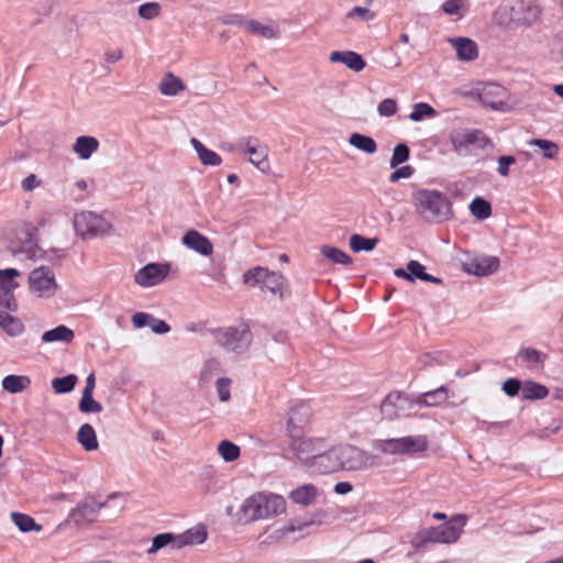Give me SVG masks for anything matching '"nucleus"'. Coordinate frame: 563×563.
Returning a JSON list of instances; mask_svg holds the SVG:
<instances>
[{
    "label": "nucleus",
    "mask_w": 563,
    "mask_h": 563,
    "mask_svg": "<svg viewBox=\"0 0 563 563\" xmlns=\"http://www.w3.org/2000/svg\"><path fill=\"white\" fill-rule=\"evenodd\" d=\"M151 320H154L153 316L146 312H136L132 316V323L137 329L147 325Z\"/></svg>",
    "instance_id": "680f3d73"
},
{
    "label": "nucleus",
    "mask_w": 563,
    "mask_h": 563,
    "mask_svg": "<svg viewBox=\"0 0 563 563\" xmlns=\"http://www.w3.org/2000/svg\"><path fill=\"white\" fill-rule=\"evenodd\" d=\"M289 449L294 457L312 472L322 474L321 459L325 456L327 441L321 437L302 433L289 437Z\"/></svg>",
    "instance_id": "20e7f679"
},
{
    "label": "nucleus",
    "mask_w": 563,
    "mask_h": 563,
    "mask_svg": "<svg viewBox=\"0 0 563 563\" xmlns=\"http://www.w3.org/2000/svg\"><path fill=\"white\" fill-rule=\"evenodd\" d=\"M31 385V378L26 375H7L2 378V388L10 394H20Z\"/></svg>",
    "instance_id": "c756f323"
},
{
    "label": "nucleus",
    "mask_w": 563,
    "mask_h": 563,
    "mask_svg": "<svg viewBox=\"0 0 563 563\" xmlns=\"http://www.w3.org/2000/svg\"><path fill=\"white\" fill-rule=\"evenodd\" d=\"M21 254H25L26 257L31 261H36L38 258H42L43 256V251L37 247L36 245H29V246H23L22 250L20 251Z\"/></svg>",
    "instance_id": "e2e57ef3"
},
{
    "label": "nucleus",
    "mask_w": 563,
    "mask_h": 563,
    "mask_svg": "<svg viewBox=\"0 0 563 563\" xmlns=\"http://www.w3.org/2000/svg\"><path fill=\"white\" fill-rule=\"evenodd\" d=\"M448 389L441 386L434 390L423 393L417 398L418 407L438 406L448 399Z\"/></svg>",
    "instance_id": "72a5a7b5"
},
{
    "label": "nucleus",
    "mask_w": 563,
    "mask_h": 563,
    "mask_svg": "<svg viewBox=\"0 0 563 563\" xmlns=\"http://www.w3.org/2000/svg\"><path fill=\"white\" fill-rule=\"evenodd\" d=\"M21 275L16 268L0 269V307L5 308L8 311H18V301L14 297V291L19 287L15 278Z\"/></svg>",
    "instance_id": "ddd939ff"
},
{
    "label": "nucleus",
    "mask_w": 563,
    "mask_h": 563,
    "mask_svg": "<svg viewBox=\"0 0 563 563\" xmlns=\"http://www.w3.org/2000/svg\"><path fill=\"white\" fill-rule=\"evenodd\" d=\"M244 29L252 35L264 40H277L280 37V29L275 21L262 23L258 20L249 19L247 22H244Z\"/></svg>",
    "instance_id": "6ab92c4d"
},
{
    "label": "nucleus",
    "mask_w": 563,
    "mask_h": 563,
    "mask_svg": "<svg viewBox=\"0 0 563 563\" xmlns=\"http://www.w3.org/2000/svg\"><path fill=\"white\" fill-rule=\"evenodd\" d=\"M514 18L520 23L531 25L540 16V9L530 2H520L512 9Z\"/></svg>",
    "instance_id": "393cba45"
},
{
    "label": "nucleus",
    "mask_w": 563,
    "mask_h": 563,
    "mask_svg": "<svg viewBox=\"0 0 563 563\" xmlns=\"http://www.w3.org/2000/svg\"><path fill=\"white\" fill-rule=\"evenodd\" d=\"M416 212L428 222L440 223L452 216V205L448 197L432 189H416L412 192Z\"/></svg>",
    "instance_id": "7ed1b4c3"
},
{
    "label": "nucleus",
    "mask_w": 563,
    "mask_h": 563,
    "mask_svg": "<svg viewBox=\"0 0 563 563\" xmlns=\"http://www.w3.org/2000/svg\"><path fill=\"white\" fill-rule=\"evenodd\" d=\"M317 497V489L312 484H305L290 492L289 498L298 505L308 506Z\"/></svg>",
    "instance_id": "473e14b6"
},
{
    "label": "nucleus",
    "mask_w": 563,
    "mask_h": 563,
    "mask_svg": "<svg viewBox=\"0 0 563 563\" xmlns=\"http://www.w3.org/2000/svg\"><path fill=\"white\" fill-rule=\"evenodd\" d=\"M0 328L9 336H20L25 331L24 323L18 317L0 310Z\"/></svg>",
    "instance_id": "c85d7f7f"
},
{
    "label": "nucleus",
    "mask_w": 563,
    "mask_h": 563,
    "mask_svg": "<svg viewBox=\"0 0 563 563\" xmlns=\"http://www.w3.org/2000/svg\"><path fill=\"white\" fill-rule=\"evenodd\" d=\"M418 407L417 398L411 399L400 391L389 393L380 405V410L387 419L409 416Z\"/></svg>",
    "instance_id": "f8f14e48"
},
{
    "label": "nucleus",
    "mask_w": 563,
    "mask_h": 563,
    "mask_svg": "<svg viewBox=\"0 0 563 563\" xmlns=\"http://www.w3.org/2000/svg\"><path fill=\"white\" fill-rule=\"evenodd\" d=\"M77 441L86 451H95L99 448L96 431L89 423L80 426L77 432Z\"/></svg>",
    "instance_id": "2f4dec72"
},
{
    "label": "nucleus",
    "mask_w": 563,
    "mask_h": 563,
    "mask_svg": "<svg viewBox=\"0 0 563 563\" xmlns=\"http://www.w3.org/2000/svg\"><path fill=\"white\" fill-rule=\"evenodd\" d=\"M176 539L177 536L173 533H161L153 538L152 547L148 549V553H154L157 550L166 547L167 544H173V548L176 549Z\"/></svg>",
    "instance_id": "603ef678"
},
{
    "label": "nucleus",
    "mask_w": 563,
    "mask_h": 563,
    "mask_svg": "<svg viewBox=\"0 0 563 563\" xmlns=\"http://www.w3.org/2000/svg\"><path fill=\"white\" fill-rule=\"evenodd\" d=\"M528 144L539 147L543 153V157L548 159L554 158L559 152L558 144L550 140L532 139L528 142Z\"/></svg>",
    "instance_id": "49530a36"
},
{
    "label": "nucleus",
    "mask_w": 563,
    "mask_h": 563,
    "mask_svg": "<svg viewBox=\"0 0 563 563\" xmlns=\"http://www.w3.org/2000/svg\"><path fill=\"white\" fill-rule=\"evenodd\" d=\"M77 380L78 378L75 374L56 377L52 380V387L56 394H66L75 388Z\"/></svg>",
    "instance_id": "c03bdc74"
},
{
    "label": "nucleus",
    "mask_w": 563,
    "mask_h": 563,
    "mask_svg": "<svg viewBox=\"0 0 563 563\" xmlns=\"http://www.w3.org/2000/svg\"><path fill=\"white\" fill-rule=\"evenodd\" d=\"M398 106L395 99L387 98L379 102L377 111L380 117H391L397 112Z\"/></svg>",
    "instance_id": "5fc2aeb1"
},
{
    "label": "nucleus",
    "mask_w": 563,
    "mask_h": 563,
    "mask_svg": "<svg viewBox=\"0 0 563 563\" xmlns=\"http://www.w3.org/2000/svg\"><path fill=\"white\" fill-rule=\"evenodd\" d=\"M470 211L478 220H485L492 214V207L487 200L477 197L470 203Z\"/></svg>",
    "instance_id": "37998d69"
},
{
    "label": "nucleus",
    "mask_w": 563,
    "mask_h": 563,
    "mask_svg": "<svg viewBox=\"0 0 563 563\" xmlns=\"http://www.w3.org/2000/svg\"><path fill=\"white\" fill-rule=\"evenodd\" d=\"M378 243V239L377 238H373V239H369V238H365L363 235H360V234H353L351 238H350V247L353 252H361V251H372L376 244Z\"/></svg>",
    "instance_id": "a19ab883"
},
{
    "label": "nucleus",
    "mask_w": 563,
    "mask_h": 563,
    "mask_svg": "<svg viewBox=\"0 0 563 563\" xmlns=\"http://www.w3.org/2000/svg\"><path fill=\"white\" fill-rule=\"evenodd\" d=\"M207 530L205 527H195L186 530L181 534L177 536L176 549H180L186 545L201 544L207 540Z\"/></svg>",
    "instance_id": "a878e982"
},
{
    "label": "nucleus",
    "mask_w": 563,
    "mask_h": 563,
    "mask_svg": "<svg viewBox=\"0 0 563 563\" xmlns=\"http://www.w3.org/2000/svg\"><path fill=\"white\" fill-rule=\"evenodd\" d=\"M218 452L225 462H233L240 456V448L228 440H222L218 444Z\"/></svg>",
    "instance_id": "de8ad7c7"
},
{
    "label": "nucleus",
    "mask_w": 563,
    "mask_h": 563,
    "mask_svg": "<svg viewBox=\"0 0 563 563\" xmlns=\"http://www.w3.org/2000/svg\"><path fill=\"white\" fill-rule=\"evenodd\" d=\"M320 252L332 263L345 266H349L353 263L352 257L347 253L338 247L323 245L320 247Z\"/></svg>",
    "instance_id": "58836bf2"
},
{
    "label": "nucleus",
    "mask_w": 563,
    "mask_h": 563,
    "mask_svg": "<svg viewBox=\"0 0 563 563\" xmlns=\"http://www.w3.org/2000/svg\"><path fill=\"white\" fill-rule=\"evenodd\" d=\"M521 384L516 378H508L503 384L504 393L509 397H515L520 390Z\"/></svg>",
    "instance_id": "bf43d9fd"
},
{
    "label": "nucleus",
    "mask_w": 563,
    "mask_h": 563,
    "mask_svg": "<svg viewBox=\"0 0 563 563\" xmlns=\"http://www.w3.org/2000/svg\"><path fill=\"white\" fill-rule=\"evenodd\" d=\"M190 144L196 151L200 163L205 166H220L222 158L214 151L207 148L201 141L196 137L190 139Z\"/></svg>",
    "instance_id": "bb28decb"
},
{
    "label": "nucleus",
    "mask_w": 563,
    "mask_h": 563,
    "mask_svg": "<svg viewBox=\"0 0 563 563\" xmlns=\"http://www.w3.org/2000/svg\"><path fill=\"white\" fill-rule=\"evenodd\" d=\"M245 151L249 154V162L262 173L267 174L271 170L268 162V147L260 144L256 140L249 139L245 143Z\"/></svg>",
    "instance_id": "f3484780"
},
{
    "label": "nucleus",
    "mask_w": 563,
    "mask_h": 563,
    "mask_svg": "<svg viewBox=\"0 0 563 563\" xmlns=\"http://www.w3.org/2000/svg\"><path fill=\"white\" fill-rule=\"evenodd\" d=\"M478 97L483 104L498 110L505 103L506 90L498 84H485L478 89Z\"/></svg>",
    "instance_id": "a211bd4d"
},
{
    "label": "nucleus",
    "mask_w": 563,
    "mask_h": 563,
    "mask_svg": "<svg viewBox=\"0 0 563 563\" xmlns=\"http://www.w3.org/2000/svg\"><path fill=\"white\" fill-rule=\"evenodd\" d=\"M139 15L144 20H153L162 12V5L158 2H146L139 7Z\"/></svg>",
    "instance_id": "864d4df0"
},
{
    "label": "nucleus",
    "mask_w": 563,
    "mask_h": 563,
    "mask_svg": "<svg viewBox=\"0 0 563 563\" xmlns=\"http://www.w3.org/2000/svg\"><path fill=\"white\" fill-rule=\"evenodd\" d=\"M249 19H244L239 14L227 15L222 19V23L224 24H235L244 27V22H247Z\"/></svg>",
    "instance_id": "338daca9"
},
{
    "label": "nucleus",
    "mask_w": 563,
    "mask_h": 563,
    "mask_svg": "<svg viewBox=\"0 0 563 563\" xmlns=\"http://www.w3.org/2000/svg\"><path fill=\"white\" fill-rule=\"evenodd\" d=\"M450 141L456 153L472 150H484L490 146L489 139L479 130L454 129L450 132Z\"/></svg>",
    "instance_id": "9b49d317"
},
{
    "label": "nucleus",
    "mask_w": 563,
    "mask_h": 563,
    "mask_svg": "<svg viewBox=\"0 0 563 563\" xmlns=\"http://www.w3.org/2000/svg\"><path fill=\"white\" fill-rule=\"evenodd\" d=\"M548 388L534 382H527L522 386V397L525 399H543L548 396Z\"/></svg>",
    "instance_id": "79ce46f5"
},
{
    "label": "nucleus",
    "mask_w": 563,
    "mask_h": 563,
    "mask_svg": "<svg viewBox=\"0 0 563 563\" xmlns=\"http://www.w3.org/2000/svg\"><path fill=\"white\" fill-rule=\"evenodd\" d=\"M78 409L82 413H98L102 411V406L93 399L92 395H81Z\"/></svg>",
    "instance_id": "3c124183"
},
{
    "label": "nucleus",
    "mask_w": 563,
    "mask_h": 563,
    "mask_svg": "<svg viewBox=\"0 0 563 563\" xmlns=\"http://www.w3.org/2000/svg\"><path fill=\"white\" fill-rule=\"evenodd\" d=\"M452 361L453 357L449 352L437 350L432 352L422 353L421 355H419L417 362L419 369H428L438 366H449Z\"/></svg>",
    "instance_id": "5701e85b"
},
{
    "label": "nucleus",
    "mask_w": 563,
    "mask_h": 563,
    "mask_svg": "<svg viewBox=\"0 0 563 563\" xmlns=\"http://www.w3.org/2000/svg\"><path fill=\"white\" fill-rule=\"evenodd\" d=\"M107 503H98L93 499L86 500L81 504H78L74 510V516H77L81 519H86L89 521H93L99 512V510L106 507Z\"/></svg>",
    "instance_id": "f704fd0d"
},
{
    "label": "nucleus",
    "mask_w": 563,
    "mask_h": 563,
    "mask_svg": "<svg viewBox=\"0 0 563 563\" xmlns=\"http://www.w3.org/2000/svg\"><path fill=\"white\" fill-rule=\"evenodd\" d=\"M29 292L37 299H51L59 290L54 271L49 266L41 265L29 273Z\"/></svg>",
    "instance_id": "423d86ee"
},
{
    "label": "nucleus",
    "mask_w": 563,
    "mask_h": 563,
    "mask_svg": "<svg viewBox=\"0 0 563 563\" xmlns=\"http://www.w3.org/2000/svg\"><path fill=\"white\" fill-rule=\"evenodd\" d=\"M311 417L310 408L305 404H298L290 408L287 420L288 437L301 433L309 423Z\"/></svg>",
    "instance_id": "dca6fc26"
},
{
    "label": "nucleus",
    "mask_w": 563,
    "mask_h": 563,
    "mask_svg": "<svg viewBox=\"0 0 563 563\" xmlns=\"http://www.w3.org/2000/svg\"><path fill=\"white\" fill-rule=\"evenodd\" d=\"M214 338L220 346L232 352L244 351L252 342V334L246 324L218 330Z\"/></svg>",
    "instance_id": "9d476101"
},
{
    "label": "nucleus",
    "mask_w": 563,
    "mask_h": 563,
    "mask_svg": "<svg viewBox=\"0 0 563 563\" xmlns=\"http://www.w3.org/2000/svg\"><path fill=\"white\" fill-rule=\"evenodd\" d=\"M99 142L93 136L82 135L78 136L74 143L73 151L81 159H89L91 155L98 150Z\"/></svg>",
    "instance_id": "cd10ccee"
},
{
    "label": "nucleus",
    "mask_w": 563,
    "mask_h": 563,
    "mask_svg": "<svg viewBox=\"0 0 563 563\" xmlns=\"http://www.w3.org/2000/svg\"><path fill=\"white\" fill-rule=\"evenodd\" d=\"M40 185L41 181L38 180L35 174H30L21 183V187L24 191H32L35 188L40 187Z\"/></svg>",
    "instance_id": "0e129e2a"
},
{
    "label": "nucleus",
    "mask_w": 563,
    "mask_h": 563,
    "mask_svg": "<svg viewBox=\"0 0 563 563\" xmlns=\"http://www.w3.org/2000/svg\"><path fill=\"white\" fill-rule=\"evenodd\" d=\"M75 338V333L71 329L66 325H58L52 330L45 331L42 334V342L52 343V342H65L70 343Z\"/></svg>",
    "instance_id": "7c9ffc66"
},
{
    "label": "nucleus",
    "mask_w": 563,
    "mask_h": 563,
    "mask_svg": "<svg viewBox=\"0 0 563 563\" xmlns=\"http://www.w3.org/2000/svg\"><path fill=\"white\" fill-rule=\"evenodd\" d=\"M442 10L446 15L462 19L468 10V2L467 0H445L442 3Z\"/></svg>",
    "instance_id": "ea45409f"
},
{
    "label": "nucleus",
    "mask_w": 563,
    "mask_h": 563,
    "mask_svg": "<svg viewBox=\"0 0 563 563\" xmlns=\"http://www.w3.org/2000/svg\"><path fill=\"white\" fill-rule=\"evenodd\" d=\"M435 115V110L426 102L413 104L409 119L413 122L421 121L423 118Z\"/></svg>",
    "instance_id": "09e8293b"
},
{
    "label": "nucleus",
    "mask_w": 563,
    "mask_h": 563,
    "mask_svg": "<svg viewBox=\"0 0 563 563\" xmlns=\"http://www.w3.org/2000/svg\"><path fill=\"white\" fill-rule=\"evenodd\" d=\"M158 90L163 96L175 97L186 90V85L179 77L168 71L162 77Z\"/></svg>",
    "instance_id": "b1692460"
},
{
    "label": "nucleus",
    "mask_w": 563,
    "mask_h": 563,
    "mask_svg": "<svg viewBox=\"0 0 563 563\" xmlns=\"http://www.w3.org/2000/svg\"><path fill=\"white\" fill-rule=\"evenodd\" d=\"M169 271L168 263H150L134 274V282L143 288L154 287L166 279Z\"/></svg>",
    "instance_id": "4468645a"
},
{
    "label": "nucleus",
    "mask_w": 563,
    "mask_h": 563,
    "mask_svg": "<svg viewBox=\"0 0 563 563\" xmlns=\"http://www.w3.org/2000/svg\"><path fill=\"white\" fill-rule=\"evenodd\" d=\"M424 269L426 267L418 261L411 260L407 263V271H409V274L411 275L410 282H413L417 278L435 285L442 284L440 278L426 273Z\"/></svg>",
    "instance_id": "e433bc0d"
},
{
    "label": "nucleus",
    "mask_w": 563,
    "mask_h": 563,
    "mask_svg": "<svg viewBox=\"0 0 563 563\" xmlns=\"http://www.w3.org/2000/svg\"><path fill=\"white\" fill-rule=\"evenodd\" d=\"M409 155H410V151L406 144H404V143L397 144L393 150V155L389 161L390 168H396L400 164L408 161Z\"/></svg>",
    "instance_id": "8fccbe9b"
},
{
    "label": "nucleus",
    "mask_w": 563,
    "mask_h": 563,
    "mask_svg": "<svg viewBox=\"0 0 563 563\" xmlns=\"http://www.w3.org/2000/svg\"><path fill=\"white\" fill-rule=\"evenodd\" d=\"M375 19V13L365 7L355 5L344 15L345 21L369 22Z\"/></svg>",
    "instance_id": "a18cd8bd"
},
{
    "label": "nucleus",
    "mask_w": 563,
    "mask_h": 563,
    "mask_svg": "<svg viewBox=\"0 0 563 563\" xmlns=\"http://www.w3.org/2000/svg\"><path fill=\"white\" fill-rule=\"evenodd\" d=\"M181 242L185 246L199 253L200 255L209 256L213 253V244L207 236L202 235L197 230L192 229L187 231L183 235Z\"/></svg>",
    "instance_id": "aec40b11"
},
{
    "label": "nucleus",
    "mask_w": 563,
    "mask_h": 563,
    "mask_svg": "<svg viewBox=\"0 0 563 563\" xmlns=\"http://www.w3.org/2000/svg\"><path fill=\"white\" fill-rule=\"evenodd\" d=\"M349 144L366 154H374L377 151L375 140L361 133H352L349 137Z\"/></svg>",
    "instance_id": "c9c22d12"
},
{
    "label": "nucleus",
    "mask_w": 563,
    "mask_h": 563,
    "mask_svg": "<svg viewBox=\"0 0 563 563\" xmlns=\"http://www.w3.org/2000/svg\"><path fill=\"white\" fill-rule=\"evenodd\" d=\"M498 267L499 260L496 256L481 255L463 263L464 271L475 276L490 275L495 273Z\"/></svg>",
    "instance_id": "2eb2a0df"
},
{
    "label": "nucleus",
    "mask_w": 563,
    "mask_h": 563,
    "mask_svg": "<svg viewBox=\"0 0 563 563\" xmlns=\"http://www.w3.org/2000/svg\"><path fill=\"white\" fill-rule=\"evenodd\" d=\"M152 331L157 334H164L169 332L170 327L164 320H152Z\"/></svg>",
    "instance_id": "69168bd1"
},
{
    "label": "nucleus",
    "mask_w": 563,
    "mask_h": 563,
    "mask_svg": "<svg viewBox=\"0 0 563 563\" xmlns=\"http://www.w3.org/2000/svg\"><path fill=\"white\" fill-rule=\"evenodd\" d=\"M322 474L360 471L376 466V457L354 445L339 444L325 451L321 460Z\"/></svg>",
    "instance_id": "f03ea898"
},
{
    "label": "nucleus",
    "mask_w": 563,
    "mask_h": 563,
    "mask_svg": "<svg viewBox=\"0 0 563 563\" xmlns=\"http://www.w3.org/2000/svg\"><path fill=\"white\" fill-rule=\"evenodd\" d=\"M465 523V515H455L441 526L421 530L419 537L423 542L453 543L460 538Z\"/></svg>",
    "instance_id": "0eeeda50"
},
{
    "label": "nucleus",
    "mask_w": 563,
    "mask_h": 563,
    "mask_svg": "<svg viewBox=\"0 0 563 563\" xmlns=\"http://www.w3.org/2000/svg\"><path fill=\"white\" fill-rule=\"evenodd\" d=\"M449 43L455 48L456 56L462 62H472L478 56L477 44L468 37H451Z\"/></svg>",
    "instance_id": "412c9836"
},
{
    "label": "nucleus",
    "mask_w": 563,
    "mask_h": 563,
    "mask_svg": "<svg viewBox=\"0 0 563 563\" xmlns=\"http://www.w3.org/2000/svg\"><path fill=\"white\" fill-rule=\"evenodd\" d=\"M11 520L21 532L41 531L42 526L36 523L35 520L26 514L12 512Z\"/></svg>",
    "instance_id": "4c0bfd02"
},
{
    "label": "nucleus",
    "mask_w": 563,
    "mask_h": 563,
    "mask_svg": "<svg viewBox=\"0 0 563 563\" xmlns=\"http://www.w3.org/2000/svg\"><path fill=\"white\" fill-rule=\"evenodd\" d=\"M540 355H541L540 352L536 349L526 347V349H521L519 351V356L528 363H533V364L539 363Z\"/></svg>",
    "instance_id": "052dcab7"
},
{
    "label": "nucleus",
    "mask_w": 563,
    "mask_h": 563,
    "mask_svg": "<svg viewBox=\"0 0 563 563\" xmlns=\"http://www.w3.org/2000/svg\"><path fill=\"white\" fill-rule=\"evenodd\" d=\"M123 56V53L120 48H117V49H113V51H109L104 54V60L107 63H115L118 60H120Z\"/></svg>",
    "instance_id": "774afa93"
},
{
    "label": "nucleus",
    "mask_w": 563,
    "mask_h": 563,
    "mask_svg": "<svg viewBox=\"0 0 563 563\" xmlns=\"http://www.w3.org/2000/svg\"><path fill=\"white\" fill-rule=\"evenodd\" d=\"M497 163H498L497 173L501 177H508L509 167L511 165H515L517 163V159L515 156H511V155H503V156L498 157Z\"/></svg>",
    "instance_id": "6e6d98bb"
},
{
    "label": "nucleus",
    "mask_w": 563,
    "mask_h": 563,
    "mask_svg": "<svg viewBox=\"0 0 563 563\" xmlns=\"http://www.w3.org/2000/svg\"><path fill=\"white\" fill-rule=\"evenodd\" d=\"M74 229L81 238H93L108 234L111 230L110 223L96 212L85 210L75 214Z\"/></svg>",
    "instance_id": "1a4fd4ad"
},
{
    "label": "nucleus",
    "mask_w": 563,
    "mask_h": 563,
    "mask_svg": "<svg viewBox=\"0 0 563 563\" xmlns=\"http://www.w3.org/2000/svg\"><path fill=\"white\" fill-rule=\"evenodd\" d=\"M230 385H231V379H229V378H219L217 380L216 386H217V393H218V397H219L220 401L225 402L230 399V397H231Z\"/></svg>",
    "instance_id": "4d7b16f0"
},
{
    "label": "nucleus",
    "mask_w": 563,
    "mask_h": 563,
    "mask_svg": "<svg viewBox=\"0 0 563 563\" xmlns=\"http://www.w3.org/2000/svg\"><path fill=\"white\" fill-rule=\"evenodd\" d=\"M329 59L331 63H341L356 73L362 71L366 66L363 57L353 51H333Z\"/></svg>",
    "instance_id": "4be33fe9"
},
{
    "label": "nucleus",
    "mask_w": 563,
    "mask_h": 563,
    "mask_svg": "<svg viewBox=\"0 0 563 563\" xmlns=\"http://www.w3.org/2000/svg\"><path fill=\"white\" fill-rule=\"evenodd\" d=\"M415 173V168L410 165L396 168L389 176L390 183H397L402 178H410Z\"/></svg>",
    "instance_id": "13d9d810"
},
{
    "label": "nucleus",
    "mask_w": 563,
    "mask_h": 563,
    "mask_svg": "<svg viewBox=\"0 0 563 563\" xmlns=\"http://www.w3.org/2000/svg\"><path fill=\"white\" fill-rule=\"evenodd\" d=\"M428 448V439L422 434L378 440L374 443L375 450L390 455L422 453Z\"/></svg>",
    "instance_id": "39448f33"
},
{
    "label": "nucleus",
    "mask_w": 563,
    "mask_h": 563,
    "mask_svg": "<svg viewBox=\"0 0 563 563\" xmlns=\"http://www.w3.org/2000/svg\"><path fill=\"white\" fill-rule=\"evenodd\" d=\"M243 283L249 287L261 286L262 290H268L274 296L283 297L285 278L282 274L271 272L265 267L256 266L243 275Z\"/></svg>",
    "instance_id": "6e6552de"
},
{
    "label": "nucleus",
    "mask_w": 563,
    "mask_h": 563,
    "mask_svg": "<svg viewBox=\"0 0 563 563\" xmlns=\"http://www.w3.org/2000/svg\"><path fill=\"white\" fill-rule=\"evenodd\" d=\"M286 510V500L283 496L272 492H258L243 500L235 519L241 523L263 520L278 516ZM227 514L233 516L232 507L227 508Z\"/></svg>",
    "instance_id": "f257e3e1"
}]
</instances>
